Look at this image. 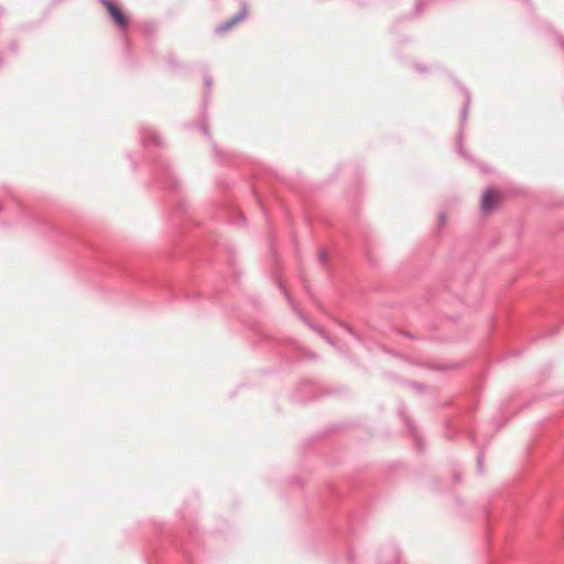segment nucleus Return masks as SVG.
<instances>
[{"label":"nucleus","instance_id":"obj_6","mask_svg":"<svg viewBox=\"0 0 564 564\" xmlns=\"http://www.w3.org/2000/svg\"><path fill=\"white\" fill-rule=\"evenodd\" d=\"M205 85L209 88L212 86V79L209 77L205 78Z\"/></svg>","mask_w":564,"mask_h":564},{"label":"nucleus","instance_id":"obj_4","mask_svg":"<svg viewBox=\"0 0 564 564\" xmlns=\"http://www.w3.org/2000/svg\"><path fill=\"white\" fill-rule=\"evenodd\" d=\"M468 109H469V99L467 98V100L465 101V105L460 111V117H462L463 121H465L467 119Z\"/></svg>","mask_w":564,"mask_h":564},{"label":"nucleus","instance_id":"obj_7","mask_svg":"<svg viewBox=\"0 0 564 564\" xmlns=\"http://www.w3.org/2000/svg\"><path fill=\"white\" fill-rule=\"evenodd\" d=\"M440 221H441L442 225L445 223V215L444 214H440Z\"/></svg>","mask_w":564,"mask_h":564},{"label":"nucleus","instance_id":"obj_8","mask_svg":"<svg viewBox=\"0 0 564 564\" xmlns=\"http://www.w3.org/2000/svg\"><path fill=\"white\" fill-rule=\"evenodd\" d=\"M560 44H561L562 48L564 50V40H561Z\"/></svg>","mask_w":564,"mask_h":564},{"label":"nucleus","instance_id":"obj_9","mask_svg":"<svg viewBox=\"0 0 564 564\" xmlns=\"http://www.w3.org/2000/svg\"><path fill=\"white\" fill-rule=\"evenodd\" d=\"M308 356H310L312 359H315V358H316L315 354H310Z\"/></svg>","mask_w":564,"mask_h":564},{"label":"nucleus","instance_id":"obj_1","mask_svg":"<svg viewBox=\"0 0 564 564\" xmlns=\"http://www.w3.org/2000/svg\"><path fill=\"white\" fill-rule=\"evenodd\" d=\"M98 1L105 7L113 23L120 31H126L129 28V18L124 14L122 9L118 4H116L112 0Z\"/></svg>","mask_w":564,"mask_h":564},{"label":"nucleus","instance_id":"obj_2","mask_svg":"<svg viewBox=\"0 0 564 564\" xmlns=\"http://www.w3.org/2000/svg\"><path fill=\"white\" fill-rule=\"evenodd\" d=\"M247 13H248L247 4L242 3L240 11L237 14H235L232 18L224 21L220 25H218L216 28V32L221 34V33H225V32L229 31L237 23L242 21L247 17Z\"/></svg>","mask_w":564,"mask_h":564},{"label":"nucleus","instance_id":"obj_3","mask_svg":"<svg viewBox=\"0 0 564 564\" xmlns=\"http://www.w3.org/2000/svg\"><path fill=\"white\" fill-rule=\"evenodd\" d=\"M498 204V197L491 188H488L482 196L481 210L484 213L492 212Z\"/></svg>","mask_w":564,"mask_h":564},{"label":"nucleus","instance_id":"obj_5","mask_svg":"<svg viewBox=\"0 0 564 564\" xmlns=\"http://www.w3.org/2000/svg\"><path fill=\"white\" fill-rule=\"evenodd\" d=\"M318 258H319V261H321L323 264H324V263H326V261H327V254H326V252H325L324 250H321V251H319Z\"/></svg>","mask_w":564,"mask_h":564}]
</instances>
